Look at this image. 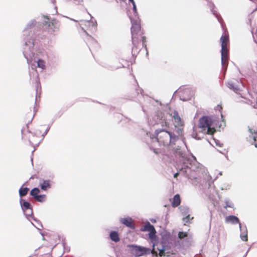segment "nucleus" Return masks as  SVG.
Masks as SVG:
<instances>
[{
    "instance_id": "obj_1",
    "label": "nucleus",
    "mask_w": 257,
    "mask_h": 257,
    "mask_svg": "<svg viewBox=\"0 0 257 257\" xmlns=\"http://www.w3.org/2000/svg\"><path fill=\"white\" fill-rule=\"evenodd\" d=\"M34 40L32 38L30 39L27 38L25 40V46L24 47L23 54L25 58L27 60L29 64H42L45 62L37 56H35L34 53Z\"/></svg>"
},
{
    "instance_id": "obj_2",
    "label": "nucleus",
    "mask_w": 257,
    "mask_h": 257,
    "mask_svg": "<svg viewBox=\"0 0 257 257\" xmlns=\"http://www.w3.org/2000/svg\"><path fill=\"white\" fill-rule=\"evenodd\" d=\"M132 23V40L133 43L132 47V54L133 55H137L139 53L141 45L139 43V35L141 34V26L139 18L133 19L131 17H130Z\"/></svg>"
},
{
    "instance_id": "obj_3",
    "label": "nucleus",
    "mask_w": 257,
    "mask_h": 257,
    "mask_svg": "<svg viewBox=\"0 0 257 257\" xmlns=\"http://www.w3.org/2000/svg\"><path fill=\"white\" fill-rule=\"evenodd\" d=\"M156 138L158 142L164 146H167L172 141L176 140L175 135L164 130L156 131Z\"/></svg>"
},
{
    "instance_id": "obj_4",
    "label": "nucleus",
    "mask_w": 257,
    "mask_h": 257,
    "mask_svg": "<svg viewBox=\"0 0 257 257\" xmlns=\"http://www.w3.org/2000/svg\"><path fill=\"white\" fill-rule=\"evenodd\" d=\"M213 119L210 116H203L199 119L198 127L201 128V132L206 131V134L212 135L216 132L213 127H211L213 123Z\"/></svg>"
},
{
    "instance_id": "obj_5",
    "label": "nucleus",
    "mask_w": 257,
    "mask_h": 257,
    "mask_svg": "<svg viewBox=\"0 0 257 257\" xmlns=\"http://www.w3.org/2000/svg\"><path fill=\"white\" fill-rule=\"evenodd\" d=\"M220 42L221 43V64H225L228 58V36L227 35L222 36L220 38Z\"/></svg>"
},
{
    "instance_id": "obj_6",
    "label": "nucleus",
    "mask_w": 257,
    "mask_h": 257,
    "mask_svg": "<svg viewBox=\"0 0 257 257\" xmlns=\"http://www.w3.org/2000/svg\"><path fill=\"white\" fill-rule=\"evenodd\" d=\"M142 231H148L149 233V238L151 240H154L155 239L156 235V231L154 227V226L151 224L149 222H147L144 225L142 226L140 229Z\"/></svg>"
},
{
    "instance_id": "obj_7",
    "label": "nucleus",
    "mask_w": 257,
    "mask_h": 257,
    "mask_svg": "<svg viewBox=\"0 0 257 257\" xmlns=\"http://www.w3.org/2000/svg\"><path fill=\"white\" fill-rule=\"evenodd\" d=\"M128 247L132 249L133 253L137 256L143 255L150 250L149 248L135 245H130Z\"/></svg>"
},
{
    "instance_id": "obj_8",
    "label": "nucleus",
    "mask_w": 257,
    "mask_h": 257,
    "mask_svg": "<svg viewBox=\"0 0 257 257\" xmlns=\"http://www.w3.org/2000/svg\"><path fill=\"white\" fill-rule=\"evenodd\" d=\"M42 127H39L36 128L34 134L36 136V139L34 140H31L30 139V143L33 145H37L39 144L40 141L46 134V132L42 131Z\"/></svg>"
},
{
    "instance_id": "obj_9",
    "label": "nucleus",
    "mask_w": 257,
    "mask_h": 257,
    "mask_svg": "<svg viewBox=\"0 0 257 257\" xmlns=\"http://www.w3.org/2000/svg\"><path fill=\"white\" fill-rule=\"evenodd\" d=\"M120 221L122 224L129 228L134 229L135 227L133 220L131 217L122 218L120 219Z\"/></svg>"
},
{
    "instance_id": "obj_10",
    "label": "nucleus",
    "mask_w": 257,
    "mask_h": 257,
    "mask_svg": "<svg viewBox=\"0 0 257 257\" xmlns=\"http://www.w3.org/2000/svg\"><path fill=\"white\" fill-rule=\"evenodd\" d=\"M173 117L174 119V125L175 127L182 126L183 125L181 118L177 111H175L173 112Z\"/></svg>"
},
{
    "instance_id": "obj_11",
    "label": "nucleus",
    "mask_w": 257,
    "mask_h": 257,
    "mask_svg": "<svg viewBox=\"0 0 257 257\" xmlns=\"http://www.w3.org/2000/svg\"><path fill=\"white\" fill-rule=\"evenodd\" d=\"M22 133L23 134L22 138L24 140H28L30 142V139L31 140H34L36 139V136L34 134L28 131L26 134L24 133V131L22 130Z\"/></svg>"
},
{
    "instance_id": "obj_12",
    "label": "nucleus",
    "mask_w": 257,
    "mask_h": 257,
    "mask_svg": "<svg viewBox=\"0 0 257 257\" xmlns=\"http://www.w3.org/2000/svg\"><path fill=\"white\" fill-rule=\"evenodd\" d=\"M36 24V21L35 20H32L30 21L27 25L26 28L24 30V35L26 36H28V35H30L31 33V32H30V29L33 28V27Z\"/></svg>"
},
{
    "instance_id": "obj_13",
    "label": "nucleus",
    "mask_w": 257,
    "mask_h": 257,
    "mask_svg": "<svg viewBox=\"0 0 257 257\" xmlns=\"http://www.w3.org/2000/svg\"><path fill=\"white\" fill-rule=\"evenodd\" d=\"M40 186L42 190L46 191L48 189L51 188V184L49 180H43L40 183Z\"/></svg>"
},
{
    "instance_id": "obj_14",
    "label": "nucleus",
    "mask_w": 257,
    "mask_h": 257,
    "mask_svg": "<svg viewBox=\"0 0 257 257\" xmlns=\"http://www.w3.org/2000/svg\"><path fill=\"white\" fill-rule=\"evenodd\" d=\"M181 203V198L179 194H176L171 202V205L173 207H176L178 206Z\"/></svg>"
},
{
    "instance_id": "obj_15",
    "label": "nucleus",
    "mask_w": 257,
    "mask_h": 257,
    "mask_svg": "<svg viewBox=\"0 0 257 257\" xmlns=\"http://www.w3.org/2000/svg\"><path fill=\"white\" fill-rule=\"evenodd\" d=\"M109 236H110V239L112 241H114L115 242H118L120 240V238L119 237L118 233L116 231H111L110 233Z\"/></svg>"
},
{
    "instance_id": "obj_16",
    "label": "nucleus",
    "mask_w": 257,
    "mask_h": 257,
    "mask_svg": "<svg viewBox=\"0 0 257 257\" xmlns=\"http://www.w3.org/2000/svg\"><path fill=\"white\" fill-rule=\"evenodd\" d=\"M45 25H47L48 27L52 30L54 31L55 28V25L57 24V21L55 20H52V22L47 20L44 22Z\"/></svg>"
},
{
    "instance_id": "obj_17",
    "label": "nucleus",
    "mask_w": 257,
    "mask_h": 257,
    "mask_svg": "<svg viewBox=\"0 0 257 257\" xmlns=\"http://www.w3.org/2000/svg\"><path fill=\"white\" fill-rule=\"evenodd\" d=\"M210 7L211 11L212 12L213 15L215 16L218 22L220 23H221L222 19L221 18V16L215 10H214V7H215L214 5L213 4H211Z\"/></svg>"
},
{
    "instance_id": "obj_18",
    "label": "nucleus",
    "mask_w": 257,
    "mask_h": 257,
    "mask_svg": "<svg viewBox=\"0 0 257 257\" xmlns=\"http://www.w3.org/2000/svg\"><path fill=\"white\" fill-rule=\"evenodd\" d=\"M226 220L227 222H231L233 224H237L239 222L238 218L233 215H230L227 217L226 218Z\"/></svg>"
},
{
    "instance_id": "obj_19",
    "label": "nucleus",
    "mask_w": 257,
    "mask_h": 257,
    "mask_svg": "<svg viewBox=\"0 0 257 257\" xmlns=\"http://www.w3.org/2000/svg\"><path fill=\"white\" fill-rule=\"evenodd\" d=\"M29 191V189L27 187H21L19 189V194L21 197L25 196L27 194Z\"/></svg>"
},
{
    "instance_id": "obj_20",
    "label": "nucleus",
    "mask_w": 257,
    "mask_h": 257,
    "mask_svg": "<svg viewBox=\"0 0 257 257\" xmlns=\"http://www.w3.org/2000/svg\"><path fill=\"white\" fill-rule=\"evenodd\" d=\"M40 189L38 188H33L30 192V195L35 199L36 196H37L40 193Z\"/></svg>"
},
{
    "instance_id": "obj_21",
    "label": "nucleus",
    "mask_w": 257,
    "mask_h": 257,
    "mask_svg": "<svg viewBox=\"0 0 257 257\" xmlns=\"http://www.w3.org/2000/svg\"><path fill=\"white\" fill-rule=\"evenodd\" d=\"M35 199L38 202H43L46 199V196L44 194L38 195L37 196L35 197Z\"/></svg>"
},
{
    "instance_id": "obj_22",
    "label": "nucleus",
    "mask_w": 257,
    "mask_h": 257,
    "mask_svg": "<svg viewBox=\"0 0 257 257\" xmlns=\"http://www.w3.org/2000/svg\"><path fill=\"white\" fill-rule=\"evenodd\" d=\"M82 22L84 23L85 24L86 23L88 24L89 25H91L92 27H94V28H96L97 25V23L95 20H92L91 21H81Z\"/></svg>"
},
{
    "instance_id": "obj_23",
    "label": "nucleus",
    "mask_w": 257,
    "mask_h": 257,
    "mask_svg": "<svg viewBox=\"0 0 257 257\" xmlns=\"http://www.w3.org/2000/svg\"><path fill=\"white\" fill-rule=\"evenodd\" d=\"M23 207L25 209H31L30 203L29 202H27V201H24L23 202Z\"/></svg>"
},
{
    "instance_id": "obj_24",
    "label": "nucleus",
    "mask_w": 257,
    "mask_h": 257,
    "mask_svg": "<svg viewBox=\"0 0 257 257\" xmlns=\"http://www.w3.org/2000/svg\"><path fill=\"white\" fill-rule=\"evenodd\" d=\"M187 236V233L186 232H179L178 236L180 239H183Z\"/></svg>"
},
{
    "instance_id": "obj_25",
    "label": "nucleus",
    "mask_w": 257,
    "mask_h": 257,
    "mask_svg": "<svg viewBox=\"0 0 257 257\" xmlns=\"http://www.w3.org/2000/svg\"><path fill=\"white\" fill-rule=\"evenodd\" d=\"M133 12H134V15L135 16L136 19H137L138 18L137 17L138 14L137 12V7H136V4L135 3V4H133Z\"/></svg>"
},
{
    "instance_id": "obj_26",
    "label": "nucleus",
    "mask_w": 257,
    "mask_h": 257,
    "mask_svg": "<svg viewBox=\"0 0 257 257\" xmlns=\"http://www.w3.org/2000/svg\"><path fill=\"white\" fill-rule=\"evenodd\" d=\"M251 138L253 139L254 141L255 147L257 148V135L254 134Z\"/></svg>"
},
{
    "instance_id": "obj_27",
    "label": "nucleus",
    "mask_w": 257,
    "mask_h": 257,
    "mask_svg": "<svg viewBox=\"0 0 257 257\" xmlns=\"http://www.w3.org/2000/svg\"><path fill=\"white\" fill-rule=\"evenodd\" d=\"M140 36L141 38V40L142 41V46L146 47V45L145 44V42L146 41V38L144 36H142V35L140 34L139 35V36Z\"/></svg>"
},
{
    "instance_id": "obj_28",
    "label": "nucleus",
    "mask_w": 257,
    "mask_h": 257,
    "mask_svg": "<svg viewBox=\"0 0 257 257\" xmlns=\"http://www.w3.org/2000/svg\"><path fill=\"white\" fill-rule=\"evenodd\" d=\"M241 238L243 241H246L247 240V234H245L244 235H241Z\"/></svg>"
},
{
    "instance_id": "obj_29",
    "label": "nucleus",
    "mask_w": 257,
    "mask_h": 257,
    "mask_svg": "<svg viewBox=\"0 0 257 257\" xmlns=\"http://www.w3.org/2000/svg\"><path fill=\"white\" fill-rule=\"evenodd\" d=\"M162 126H163L168 127L169 126V123L167 122L166 121H162Z\"/></svg>"
},
{
    "instance_id": "obj_30",
    "label": "nucleus",
    "mask_w": 257,
    "mask_h": 257,
    "mask_svg": "<svg viewBox=\"0 0 257 257\" xmlns=\"http://www.w3.org/2000/svg\"><path fill=\"white\" fill-rule=\"evenodd\" d=\"M159 254L160 256H163L164 255V249L160 250Z\"/></svg>"
},
{
    "instance_id": "obj_31",
    "label": "nucleus",
    "mask_w": 257,
    "mask_h": 257,
    "mask_svg": "<svg viewBox=\"0 0 257 257\" xmlns=\"http://www.w3.org/2000/svg\"><path fill=\"white\" fill-rule=\"evenodd\" d=\"M217 107L219 109V110L221 112V109H222V107L221 105H218L217 106Z\"/></svg>"
},
{
    "instance_id": "obj_32",
    "label": "nucleus",
    "mask_w": 257,
    "mask_h": 257,
    "mask_svg": "<svg viewBox=\"0 0 257 257\" xmlns=\"http://www.w3.org/2000/svg\"><path fill=\"white\" fill-rule=\"evenodd\" d=\"M45 66V65H38V67L41 68L42 69H44Z\"/></svg>"
},
{
    "instance_id": "obj_33",
    "label": "nucleus",
    "mask_w": 257,
    "mask_h": 257,
    "mask_svg": "<svg viewBox=\"0 0 257 257\" xmlns=\"http://www.w3.org/2000/svg\"><path fill=\"white\" fill-rule=\"evenodd\" d=\"M179 175V173H176L174 175V178H177V177Z\"/></svg>"
},
{
    "instance_id": "obj_34",
    "label": "nucleus",
    "mask_w": 257,
    "mask_h": 257,
    "mask_svg": "<svg viewBox=\"0 0 257 257\" xmlns=\"http://www.w3.org/2000/svg\"><path fill=\"white\" fill-rule=\"evenodd\" d=\"M185 219H187L188 221H189L190 219V215L187 216L185 218Z\"/></svg>"
},
{
    "instance_id": "obj_35",
    "label": "nucleus",
    "mask_w": 257,
    "mask_h": 257,
    "mask_svg": "<svg viewBox=\"0 0 257 257\" xmlns=\"http://www.w3.org/2000/svg\"><path fill=\"white\" fill-rule=\"evenodd\" d=\"M128 1L130 2H131L132 4V5L135 3L134 0H128Z\"/></svg>"
},
{
    "instance_id": "obj_36",
    "label": "nucleus",
    "mask_w": 257,
    "mask_h": 257,
    "mask_svg": "<svg viewBox=\"0 0 257 257\" xmlns=\"http://www.w3.org/2000/svg\"><path fill=\"white\" fill-rule=\"evenodd\" d=\"M82 30L84 31V32L88 36V34L84 30L83 28H81Z\"/></svg>"
},
{
    "instance_id": "obj_37",
    "label": "nucleus",
    "mask_w": 257,
    "mask_h": 257,
    "mask_svg": "<svg viewBox=\"0 0 257 257\" xmlns=\"http://www.w3.org/2000/svg\"><path fill=\"white\" fill-rule=\"evenodd\" d=\"M70 20H72V21H73L76 22V20H74V19H70Z\"/></svg>"
}]
</instances>
